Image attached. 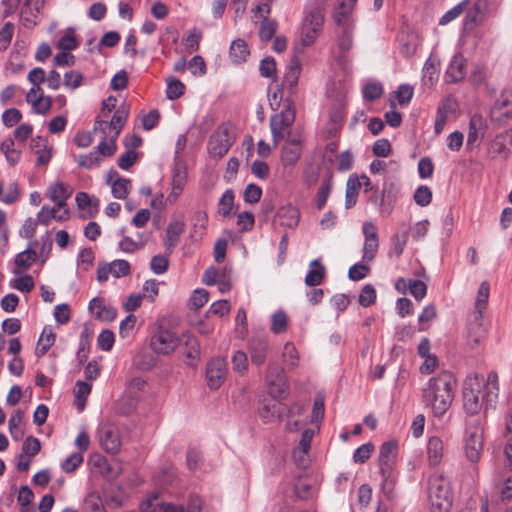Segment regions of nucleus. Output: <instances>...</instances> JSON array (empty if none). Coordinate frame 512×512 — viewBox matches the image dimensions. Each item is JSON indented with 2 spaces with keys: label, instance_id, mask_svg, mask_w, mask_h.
Returning <instances> with one entry per match:
<instances>
[{
  "label": "nucleus",
  "instance_id": "0e129e2a",
  "mask_svg": "<svg viewBox=\"0 0 512 512\" xmlns=\"http://www.w3.org/2000/svg\"><path fill=\"white\" fill-rule=\"evenodd\" d=\"M41 449L40 441L33 437L28 436L22 445V451L24 454L28 455L29 457L35 456Z\"/></svg>",
  "mask_w": 512,
  "mask_h": 512
},
{
  "label": "nucleus",
  "instance_id": "c03bdc74",
  "mask_svg": "<svg viewBox=\"0 0 512 512\" xmlns=\"http://www.w3.org/2000/svg\"><path fill=\"white\" fill-rule=\"evenodd\" d=\"M187 183V170L184 165L176 164L172 170L171 185L184 190Z\"/></svg>",
  "mask_w": 512,
  "mask_h": 512
},
{
  "label": "nucleus",
  "instance_id": "412c9836",
  "mask_svg": "<svg viewBox=\"0 0 512 512\" xmlns=\"http://www.w3.org/2000/svg\"><path fill=\"white\" fill-rule=\"evenodd\" d=\"M269 343L265 337H253L249 343L250 359L253 365L260 366L267 360Z\"/></svg>",
  "mask_w": 512,
  "mask_h": 512
},
{
  "label": "nucleus",
  "instance_id": "f3484780",
  "mask_svg": "<svg viewBox=\"0 0 512 512\" xmlns=\"http://www.w3.org/2000/svg\"><path fill=\"white\" fill-rule=\"evenodd\" d=\"M107 122L104 120L96 119L94 123V131H99L102 134L101 141L96 147V152L101 157H111L115 154L117 150L115 136H110L108 138L107 132Z\"/></svg>",
  "mask_w": 512,
  "mask_h": 512
},
{
  "label": "nucleus",
  "instance_id": "bf43d9fd",
  "mask_svg": "<svg viewBox=\"0 0 512 512\" xmlns=\"http://www.w3.org/2000/svg\"><path fill=\"white\" fill-rule=\"evenodd\" d=\"M209 300V293L205 289H196L190 297V305L195 310L203 307Z\"/></svg>",
  "mask_w": 512,
  "mask_h": 512
},
{
  "label": "nucleus",
  "instance_id": "052dcab7",
  "mask_svg": "<svg viewBox=\"0 0 512 512\" xmlns=\"http://www.w3.org/2000/svg\"><path fill=\"white\" fill-rule=\"evenodd\" d=\"M115 342V336L114 333L111 330H103L98 338H97V344L100 349L103 351H110L114 345Z\"/></svg>",
  "mask_w": 512,
  "mask_h": 512
},
{
  "label": "nucleus",
  "instance_id": "680f3d73",
  "mask_svg": "<svg viewBox=\"0 0 512 512\" xmlns=\"http://www.w3.org/2000/svg\"><path fill=\"white\" fill-rule=\"evenodd\" d=\"M202 38V33L196 28L190 30L186 37L183 39L184 45L191 51H197L199 49V42Z\"/></svg>",
  "mask_w": 512,
  "mask_h": 512
},
{
  "label": "nucleus",
  "instance_id": "c756f323",
  "mask_svg": "<svg viewBox=\"0 0 512 512\" xmlns=\"http://www.w3.org/2000/svg\"><path fill=\"white\" fill-rule=\"evenodd\" d=\"M129 111L125 105L119 106L114 112L110 122H107V128L113 130V135L118 138L123 126L128 118Z\"/></svg>",
  "mask_w": 512,
  "mask_h": 512
},
{
  "label": "nucleus",
  "instance_id": "7c9ffc66",
  "mask_svg": "<svg viewBox=\"0 0 512 512\" xmlns=\"http://www.w3.org/2000/svg\"><path fill=\"white\" fill-rule=\"evenodd\" d=\"M250 55L246 42L242 39L234 40L229 49V57L236 64L243 63Z\"/></svg>",
  "mask_w": 512,
  "mask_h": 512
},
{
  "label": "nucleus",
  "instance_id": "774afa93",
  "mask_svg": "<svg viewBox=\"0 0 512 512\" xmlns=\"http://www.w3.org/2000/svg\"><path fill=\"white\" fill-rule=\"evenodd\" d=\"M413 93V88L410 85L402 84L395 92V96L400 105H405L411 101Z\"/></svg>",
  "mask_w": 512,
  "mask_h": 512
},
{
  "label": "nucleus",
  "instance_id": "f257e3e1",
  "mask_svg": "<svg viewBox=\"0 0 512 512\" xmlns=\"http://www.w3.org/2000/svg\"><path fill=\"white\" fill-rule=\"evenodd\" d=\"M498 394V375L495 371H491L487 379L479 373L468 375L462 390L464 412L469 416H475L482 410L487 413L489 409L495 408Z\"/></svg>",
  "mask_w": 512,
  "mask_h": 512
},
{
  "label": "nucleus",
  "instance_id": "79ce46f5",
  "mask_svg": "<svg viewBox=\"0 0 512 512\" xmlns=\"http://www.w3.org/2000/svg\"><path fill=\"white\" fill-rule=\"evenodd\" d=\"M288 317L282 310L275 312L272 316L271 331L275 334H281L286 331Z\"/></svg>",
  "mask_w": 512,
  "mask_h": 512
},
{
  "label": "nucleus",
  "instance_id": "3c124183",
  "mask_svg": "<svg viewBox=\"0 0 512 512\" xmlns=\"http://www.w3.org/2000/svg\"><path fill=\"white\" fill-rule=\"evenodd\" d=\"M413 198L419 206L425 207L431 203L432 191L428 186L422 185L416 189Z\"/></svg>",
  "mask_w": 512,
  "mask_h": 512
},
{
  "label": "nucleus",
  "instance_id": "4be33fe9",
  "mask_svg": "<svg viewBox=\"0 0 512 512\" xmlns=\"http://www.w3.org/2000/svg\"><path fill=\"white\" fill-rule=\"evenodd\" d=\"M184 345V356L186 357V364L190 367H195L200 361V343L198 339L189 332L182 335Z\"/></svg>",
  "mask_w": 512,
  "mask_h": 512
},
{
  "label": "nucleus",
  "instance_id": "c85d7f7f",
  "mask_svg": "<svg viewBox=\"0 0 512 512\" xmlns=\"http://www.w3.org/2000/svg\"><path fill=\"white\" fill-rule=\"evenodd\" d=\"M325 274V267L319 260L315 259L311 261L309 265V271L305 277V284L310 287H316L322 283Z\"/></svg>",
  "mask_w": 512,
  "mask_h": 512
},
{
  "label": "nucleus",
  "instance_id": "0eeeda50",
  "mask_svg": "<svg viewBox=\"0 0 512 512\" xmlns=\"http://www.w3.org/2000/svg\"><path fill=\"white\" fill-rule=\"evenodd\" d=\"M294 121V102L291 98L287 97L283 101V109L270 118V129L275 145H278L285 134L288 133V129H290Z\"/></svg>",
  "mask_w": 512,
  "mask_h": 512
},
{
  "label": "nucleus",
  "instance_id": "b1692460",
  "mask_svg": "<svg viewBox=\"0 0 512 512\" xmlns=\"http://www.w3.org/2000/svg\"><path fill=\"white\" fill-rule=\"evenodd\" d=\"M466 61L461 54H455L446 70L445 78L448 83H456L464 79Z\"/></svg>",
  "mask_w": 512,
  "mask_h": 512
},
{
  "label": "nucleus",
  "instance_id": "5701e85b",
  "mask_svg": "<svg viewBox=\"0 0 512 512\" xmlns=\"http://www.w3.org/2000/svg\"><path fill=\"white\" fill-rule=\"evenodd\" d=\"M301 73V63L299 59L294 56L288 66L282 81V87L288 90L289 97L296 91L299 77Z\"/></svg>",
  "mask_w": 512,
  "mask_h": 512
},
{
  "label": "nucleus",
  "instance_id": "f704fd0d",
  "mask_svg": "<svg viewBox=\"0 0 512 512\" xmlns=\"http://www.w3.org/2000/svg\"><path fill=\"white\" fill-rule=\"evenodd\" d=\"M439 68L436 59L429 57L423 67V81L425 84L433 85L438 79Z\"/></svg>",
  "mask_w": 512,
  "mask_h": 512
},
{
  "label": "nucleus",
  "instance_id": "37998d69",
  "mask_svg": "<svg viewBox=\"0 0 512 512\" xmlns=\"http://www.w3.org/2000/svg\"><path fill=\"white\" fill-rule=\"evenodd\" d=\"M100 162L101 157L96 151H91L87 154H81L77 157L78 166L85 169H91L95 166H99Z\"/></svg>",
  "mask_w": 512,
  "mask_h": 512
},
{
  "label": "nucleus",
  "instance_id": "6ab92c4d",
  "mask_svg": "<svg viewBox=\"0 0 512 512\" xmlns=\"http://www.w3.org/2000/svg\"><path fill=\"white\" fill-rule=\"evenodd\" d=\"M287 406L275 400L264 399L259 407V416L265 422H272L279 420L285 413H287Z\"/></svg>",
  "mask_w": 512,
  "mask_h": 512
},
{
  "label": "nucleus",
  "instance_id": "a878e982",
  "mask_svg": "<svg viewBox=\"0 0 512 512\" xmlns=\"http://www.w3.org/2000/svg\"><path fill=\"white\" fill-rule=\"evenodd\" d=\"M185 224L182 221H171L166 230L165 248L168 254H171L176 247L180 235L184 232Z\"/></svg>",
  "mask_w": 512,
  "mask_h": 512
},
{
  "label": "nucleus",
  "instance_id": "393cba45",
  "mask_svg": "<svg viewBox=\"0 0 512 512\" xmlns=\"http://www.w3.org/2000/svg\"><path fill=\"white\" fill-rule=\"evenodd\" d=\"M301 156V142L298 139H290L282 147L281 161L284 166H292Z\"/></svg>",
  "mask_w": 512,
  "mask_h": 512
},
{
  "label": "nucleus",
  "instance_id": "9d476101",
  "mask_svg": "<svg viewBox=\"0 0 512 512\" xmlns=\"http://www.w3.org/2000/svg\"><path fill=\"white\" fill-rule=\"evenodd\" d=\"M233 142L234 137L230 133L229 126L222 124L210 136L208 152L211 157L220 159L227 154Z\"/></svg>",
  "mask_w": 512,
  "mask_h": 512
},
{
  "label": "nucleus",
  "instance_id": "603ef678",
  "mask_svg": "<svg viewBox=\"0 0 512 512\" xmlns=\"http://www.w3.org/2000/svg\"><path fill=\"white\" fill-rule=\"evenodd\" d=\"M376 300V290L373 285L366 284L359 295V304L363 307H368Z\"/></svg>",
  "mask_w": 512,
  "mask_h": 512
},
{
  "label": "nucleus",
  "instance_id": "39448f33",
  "mask_svg": "<svg viewBox=\"0 0 512 512\" xmlns=\"http://www.w3.org/2000/svg\"><path fill=\"white\" fill-rule=\"evenodd\" d=\"M324 25V14L322 8L314 6L306 8L299 28V39L302 47L311 46Z\"/></svg>",
  "mask_w": 512,
  "mask_h": 512
},
{
  "label": "nucleus",
  "instance_id": "58836bf2",
  "mask_svg": "<svg viewBox=\"0 0 512 512\" xmlns=\"http://www.w3.org/2000/svg\"><path fill=\"white\" fill-rule=\"evenodd\" d=\"M469 0H463L448 10L439 20L440 25H446L459 17L468 7Z\"/></svg>",
  "mask_w": 512,
  "mask_h": 512
},
{
  "label": "nucleus",
  "instance_id": "bb28decb",
  "mask_svg": "<svg viewBox=\"0 0 512 512\" xmlns=\"http://www.w3.org/2000/svg\"><path fill=\"white\" fill-rule=\"evenodd\" d=\"M277 217L280 220L281 226L290 229H295L298 226L300 220V212L296 207L292 205H287L281 207L278 210Z\"/></svg>",
  "mask_w": 512,
  "mask_h": 512
},
{
  "label": "nucleus",
  "instance_id": "f8f14e48",
  "mask_svg": "<svg viewBox=\"0 0 512 512\" xmlns=\"http://www.w3.org/2000/svg\"><path fill=\"white\" fill-rule=\"evenodd\" d=\"M496 9L495 6L487 0H477L473 8L466 14L463 21L465 31H472L477 25L481 24L487 15Z\"/></svg>",
  "mask_w": 512,
  "mask_h": 512
},
{
  "label": "nucleus",
  "instance_id": "a211bd4d",
  "mask_svg": "<svg viewBox=\"0 0 512 512\" xmlns=\"http://www.w3.org/2000/svg\"><path fill=\"white\" fill-rule=\"evenodd\" d=\"M98 437L101 447L110 454H116L120 450L121 440L115 428L103 425L98 429Z\"/></svg>",
  "mask_w": 512,
  "mask_h": 512
},
{
  "label": "nucleus",
  "instance_id": "e433bc0d",
  "mask_svg": "<svg viewBox=\"0 0 512 512\" xmlns=\"http://www.w3.org/2000/svg\"><path fill=\"white\" fill-rule=\"evenodd\" d=\"M48 194L51 201L68 199L72 194V189L63 182H57L49 188Z\"/></svg>",
  "mask_w": 512,
  "mask_h": 512
},
{
  "label": "nucleus",
  "instance_id": "8fccbe9b",
  "mask_svg": "<svg viewBox=\"0 0 512 512\" xmlns=\"http://www.w3.org/2000/svg\"><path fill=\"white\" fill-rule=\"evenodd\" d=\"M259 71L261 76L265 78H276V62L273 57H265L261 60Z\"/></svg>",
  "mask_w": 512,
  "mask_h": 512
},
{
  "label": "nucleus",
  "instance_id": "1a4fd4ad",
  "mask_svg": "<svg viewBox=\"0 0 512 512\" xmlns=\"http://www.w3.org/2000/svg\"><path fill=\"white\" fill-rule=\"evenodd\" d=\"M491 121L505 126L512 120V89H503L490 109Z\"/></svg>",
  "mask_w": 512,
  "mask_h": 512
},
{
  "label": "nucleus",
  "instance_id": "dca6fc26",
  "mask_svg": "<svg viewBox=\"0 0 512 512\" xmlns=\"http://www.w3.org/2000/svg\"><path fill=\"white\" fill-rule=\"evenodd\" d=\"M487 130L486 120L479 114L471 116L467 134V148L473 149L480 145Z\"/></svg>",
  "mask_w": 512,
  "mask_h": 512
},
{
  "label": "nucleus",
  "instance_id": "a18cd8bd",
  "mask_svg": "<svg viewBox=\"0 0 512 512\" xmlns=\"http://www.w3.org/2000/svg\"><path fill=\"white\" fill-rule=\"evenodd\" d=\"M83 459L81 452L72 453L61 463V469L65 473H72L82 464Z\"/></svg>",
  "mask_w": 512,
  "mask_h": 512
},
{
  "label": "nucleus",
  "instance_id": "cd10ccee",
  "mask_svg": "<svg viewBox=\"0 0 512 512\" xmlns=\"http://www.w3.org/2000/svg\"><path fill=\"white\" fill-rule=\"evenodd\" d=\"M444 454V443L441 438L432 436L427 442L428 461L431 466H436L442 461Z\"/></svg>",
  "mask_w": 512,
  "mask_h": 512
},
{
  "label": "nucleus",
  "instance_id": "4d7b16f0",
  "mask_svg": "<svg viewBox=\"0 0 512 512\" xmlns=\"http://www.w3.org/2000/svg\"><path fill=\"white\" fill-rule=\"evenodd\" d=\"M374 450V445L371 443H365L359 446L353 454V460L355 463L363 464L365 463L371 456L372 451Z\"/></svg>",
  "mask_w": 512,
  "mask_h": 512
},
{
  "label": "nucleus",
  "instance_id": "20e7f679",
  "mask_svg": "<svg viewBox=\"0 0 512 512\" xmlns=\"http://www.w3.org/2000/svg\"><path fill=\"white\" fill-rule=\"evenodd\" d=\"M151 392L149 383L141 378L134 377L126 383L125 392L116 404V411L121 415H130L138 404L145 400Z\"/></svg>",
  "mask_w": 512,
  "mask_h": 512
},
{
  "label": "nucleus",
  "instance_id": "aec40b11",
  "mask_svg": "<svg viewBox=\"0 0 512 512\" xmlns=\"http://www.w3.org/2000/svg\"><path fill=\"white\" fill-rule=\"evenodd\" d=\"M282 371L273 364H269L266 378L270 386V394L273 398H282L287 394V386L281 379Z\"/></svg>",
  "mask_w": 512,
  "mask_h": 512
},
{
  "label": "nucleus",
  "instance_id": "c9c22d12",
  "mask_svg": "<svg viewBox=\"0 0 512 512\" xmlns=\"http://www.w3.org/2000/svg\"><path fill=\"white\" fill-rule=\"evenodd\" d=\"M234 205V192L232 189H227L220 198L218 213L223 217H231V212Z\"/></svg>",
  "mask_w": 512,
  "mask_h": 512
},
{
  "label": "nucleus",
  "instance_id": "f03ea898",
  "mask_svg": "<svg viewBox=\"0 0 512 512\" xmlns=\"http://www.w3.org/2000/svg\"><path fill=\"white\" fill-rule=\"evenodd\" d=\"M456 378L448 371L432 377L422 391V401L436 417L443 416L452 404Z\"/></svg>",
  "mask_w": 512,
  "mask_h": 512
},
{
  "label": "nucleus",
  "instance_id": "864d4df0",
  "mask_svg": "<svg viewBox=\"0 0 512 512\" xmlns=\"http://www.w3.org/2000/svg\"><path fill=\"white\" fill-rule=\"evenodd\" d=\"M353 6L354 4H351L349 1L346 3L345 0H338V7L335 9L333 15L334 20L338 25L342 24L343 20L350 14Z\"/></svg>",
  "mask_w": 512,
  "mask_h": 512
},
{
  "label": "nucleus",
  "instance_id": "2eb2a0df",
  "mask_svg": "<svg viewBox=\"0 0 512 512\" xmlns=\"http://www.w3.org/2000/svg\"><path fill=\"white\" fill-rule=\"evenodd\" d=\"M486 331L483 326V316L480 309L474 313L473 320L468 323L466 346L470 350L476 349L485 338Z\"/></svg>",
  "mask_w": 512,
  "mask_h": 512
},
{
  "label": "nucleus",
  "instance_id": "ea45409f",
  "mask_svg": "<svg viewBox=\"0 0 512 512\" xmlns=\"http://www.w3.org/2000/svg\"><path fill=\"white\" fill-rule=\"evenodd\" d=\"M112 195L117 199H124L131 189V181L127 178L117 179L112 183Z\"/></svg>",
  "mask_w": 512,
  "mask_h": 512
},
{
  "label": "nucleus",
  "instance_id": "338daca9",
  "mask_svg": "<svg viewBox=\"0 0 512 512\" xmlns=\"http://www.w3.org/2000/svg\"><path fill=\"white\" fill-rule=\"evenodd\" d=\"M22 118L21 112L16 108H9L2 114V122L7 127H13Z\"/></svg>",
  "mask_w": 512,
  "mask_h": 512
},
{
  "label": "nucleus",
  "instance_id": "6e6d98bb",
  "mask_svg": "<svg viewBox=\"0 0 512 512\" xmlns=\"http://www.w3.org/2000/svg\"><path fill=\"white\" fill-rule=\"evenodd\" d=\"M283 361L287 366L293 368L298 363V352L292 343H286L282 353Z\"/></svg>",
  "mask_w": 512,
  "mask_h": 512
},
{
  "label": "nucleus",
  "instance_id": "2f4dec72",
  "mask_svg": "<svg viewBox=\"0 0 512 512\" xmlns=\"http://www.w3.org/2000/svg\"><path fill=\"white\" fill-rule=\"evenodd\" d=\"M56 335L50 327H44L36 347L37 357L44 356L55 342Z\"/></svg>",
  "mask_w": 512,
  "mask_h": 512
},
{
  "label": "nucleus",
  "instance_id": "09e8293b",
  "mask_svg": "<svg viewBox=\"0 0 512 512\" xmlns=\"http://www.w3.org/2000/svg\"><path fill=\"white\" fill-rule=\"evenodd\" d=\"M262 196V189L260 186L250 183L246 186L243 192V199L246 203H258Z\"/></svg>",
  "mask_w": 512,
  "mask_h": 512
},
{
  "label": "nucleus",
  "instance_id": "ddd939ff",
  "mask_svg": "<svg viewBox=\"0 0 512 512\" xmlns=\"http://www.w3.org/2000/svg\"><path fill=\"white\" fill-rule=\"evenodd\" d=\"M227 375V363L224 358L211 359L206 366V380L210 389H218Z\"/></svg>",
  "mask_w": 512,
  "mask_h": 512
},
{
  "label": "nucleus",
  "instance_id": "5fc2aeb1",
  "mask_svg": "<svg viewBox=\"0 0 512 512\" xmlns=\"http://www.w3.org/2000/svg\"><path fill=\"white\" fill-rule=\"evenodd\" d=\"M169 267V260L167 257L162 255H155L150 261V269L154 274H164Z\"/></svg>",
  "mask_w": 512,
  "mask_h": 512
},
{
  "label": "nucleus",
  "instance_id": "13d9d810",
  "mask_svg": "<svg viewBox=\"0 0 512 512\" xmlns=\"http://www.w3.org/2000/svg\"><path fill=\"white\" fill-rule=\"evenodd\" d=\"M83 75L79 71L71 70L64 74L63 84L70 89H76L82 85Z\"/></svg>",
  "mask_w": 512,
  "mask_h": 512
},
{
  "label": "nucleus",
  "instance_id": "4c0bfd02",
  "mask_svg": "<svg viewBox=\"0 0 512 512\" xmlns=\"http://www.w3.org/2000/svg\"><path fill=\"white\" fill-rule=\"evenodd\" d=\"M185 92V85L176 78L167 80L166 97L169 100L180 98Z\"/></svg>",
  "mask_w": 512,
  "mask_h": 512
},
{
  "label": "nucleus",
  "instance_id": "6e6552de",
  "mask_svg": "<svg viewBox=\"0 0 512 512\" xmlns=\"http://www.w3.org/2000/svg\"><path fill=\"white\" fill-rule=\"evenodd\" d=\"M466 425L465 454L470 462L475 463L480 459L483 450V428L477 419L467 421Z\"/></svg>",
  "mask_w": 512,
  "mask_h": 512
},
{
  "label": "nucleus",
  "instance_id": "9b49d317",
  "mask_svg": "<svg viewBox=\"0 0 512 512\" xmlns=\"http://www.w3.org/2000/svg\"><path fill=\"white\" fill-rule=\"evenodd\" d=\"M180 344V339L176 334L164 327H158L151 338L150 346L158 354H169L173 352Z\"/></svg>",
  "mask_w": 512,
  "mask_h": 512
},
{
  "label": "nucleus",
  "instance_id": "423d86ee",
  "mask_svg": "<svg viewBox=\"0 0 512 512\" xmlns=\"http://www.w3.org/2000/svg\"><path fill=\"white\" fill-rule=\"evenodd\" d=\"M397 442H384L379 448V468L385 493L392 492L395 484L393 467L396 461Z\"/></svg>",
  "mask_w": 512,
  "mask_h": 512
},
{
  "label": "nucleus",
  "instance_id": "69168bd1",
  "mask_svg": "<svg viewBox=\"0 0 512 512\" xmlns=\"http://www.w3.org/2000/svg\"><path fill=\"white\" fill-rule=\"evenodd\" d=\"M233 369L239 373H244L248 367V358L245 352L238 350L232 357Z\"/></svg>",
  "mask_w": 512,
  "mask_h": 512
},
{
  "label": "nucleus",
  "instance_id": "4468645a",
  "mask_svg": "<svg viewBox=\"0 0 512 512\" xmlns=\"http://www.w3.org/2000/svg\"><path fill=\"white\" fill-rule=\"evenodd\" d=\"M362 232L364 235L362 260L370 262L375 258L379 248L377 228L372 222L367 221L362 226Z\"/></svg>",
  "mask_w": 512,
  "mask_h": 512
},
{
  "label": "nucleus",
  "instance_id": "a19ab883",
  "mask_svg": "<svg viewBox=\"0 0 512 512\" xmlns=\"http://www.w3.org/2000/svg\"><path fill=\"white\" fill-rule=\"evenodd\" d=\"M331 189H332V179H331V177H328L322 181V183L318 189L317 203H316L317 209L321 210L325 206L327 199L330 195Z\"/></svg>",
  "mask_w": 512,
  "mask_h": 512
},
{
  "label": "nucleus",
  "instance_id": "72a5a7b5",
  "mask_svg": "<svg viewBox=\"0 0 512 512\" xmlns=\"http://www.w3.org/2000/svg\"><path fill=\"white\" fill-rule=\"evenodd\" d=\"M278 28V22L269 17L262 19L259 28V38L261 41L267 42L273 38Z\"/></svg>",
  "mask_w": 512,
  "mask_h": 512
},
{
  "label": "nucleus",
  "instance_id": "e2e57ef3",
  "mask_svg": "<svg viewBox=\"0 0 512 512\" xmlns=\"http://www.w3.org/2000/svg\"><path fill=\"white\" fill-rule=\"evenodd\" d=\"M188 68L194 76H203L207 71L206 63L199 55H195L191 58L188 62Z\"/></svg>",
  "mask_w": 512,
  "mask_h": 512
},
{
  "label": "nucleus",
  "instance_id": "7ed1b4c3",
  "mask_svg": "<svg viewBox=\"0 0 512 512\" xmlns=\"http://www.w3.org/2000/svg\"><path fill=\"white\" fill-rule=\"evenodd\" d=\"M428 498L432 512H449L453 495L449 480L441 473H433L428 481Z\"/></svg>",
  "mask_w": 512,
  "mask_h": 512
},
{
  "label": "nucleus",
  "instance_id": "473e14b6",
  "mask_svg": "<svg viewBox=\"0 0 512 512\" xmlns=\"http://www.w3.org/2000/svg\"><path fill=\"white\" fill-rule=\"evenodd\" d=\"M36 252L28 247L26 250L18 253L15 257V268L13 273L15 275L21 274V269H28L32 262L35 260Z\"/></svg>",
  "mask_w": 512,
  "mask_h": 512
},
{
  "label": "nucleus",
  "instance_id": "de8ad7c7",
  "mask_svg": "<svg viewBox=\"0 0 512 512\" xmlns=\"http://www.w3.org/2000/svg\"><path fill=\"white\" fill-rule=\"evenodd\" d=\"M111 274L115 278L127 276L131 272V267L128 261L124 259H117L110 263Z\"/></svg>",
  "mask_w": 512,
  "mask_h": 512
},
{
  "label": "nucleus",
  "instance_id": "49530a36",
  "mask_svg": "<svg viewBox=\"0 0 512 512\" xmlns=\"http://www.w3.org/2000/svg\"><path fill=\"white\" fill-rule=\"evenodd\" d=\"M408 290L410 294L417 300L421 301L427 293V286L421 280L409 279L408 280Z\"/></svg>",
  "mask_w": 512,
  "mask_h": 512
}]
</instances>
